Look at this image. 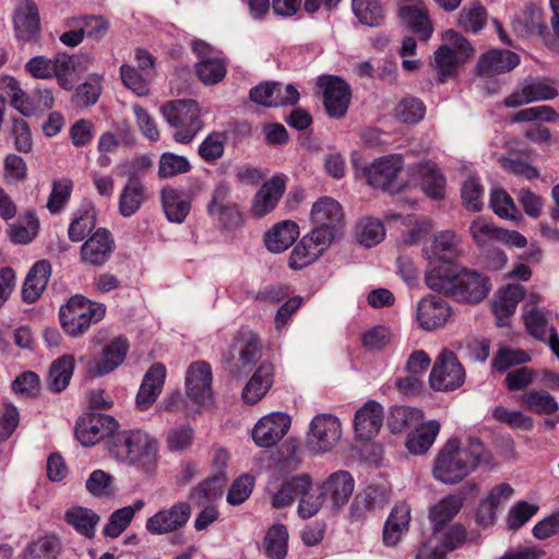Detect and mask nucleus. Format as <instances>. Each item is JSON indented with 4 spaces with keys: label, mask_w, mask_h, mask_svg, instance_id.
<instances>
[{
    "label": "nucleus",
    "mask_w": 559,
    "mask_h": 559,
    "mask_svg": "<svg viewBox=\"0 0 559 559\" xmlns=\"http://www.w3.org/2000/svg\"><path fill=\"white\" fill-rule=\"evenodd\" d=\"M427 286L451 296L459 302L478 304L490 292L489 277L483 273L452 264L432 267L426 274Z\"/></svg>",
    "instance_id": "f257e3e1"
},
{
    "label": "nucleus",
    "mask_w": 559,
    "mask_h": 559,
    "mask_svg": "<svg viewBox=\"0 0 559 559\" xmlns=\"http://www.w3.org/2000/svg\"><path fill=\"white\" fill-rule=\"evenodd\" d=\"M483 463H489V454L478 439L471 438L463 448L459 440L451 439L436 457L432 473L443 484H456Z\"/></svg>",
    "instance_id": "f03ea898"
},
{
    "label": "nucleus",
    "mask_w": 559,
    "mask_h": 559,
    "mask_svg": "<svg viewBox=\"0 0 559 559\" xmlns=\"http://www.w3.org/2000/svg\"><path fill=\"white\" fill-rule=\"evenodd\" d=\"M108 448L118 461L131 465L154 459L158 443L147 432L134 429L116 432L108 441Z\"/></svg>",
    "instance_id": "7ed1b4c3"
},
{
    "label": "nucleus",
    "mask_w": 559,
    "mask_h": 559,
    "mask_svg": "<svg viewBox=\"0 0 559 559\" xmlns=\"http://www.w3.org/2000/svg\"><path fill=\"white\" fill-rule=\"evenodd\" d=\"M162 114L166 121L176 129L174 140L180 144L190 143L202 130L203 110L193 99H175L162 107Z\"/></svg>",
    "instance_id": "20e7f679"
},
{
    "label": "nucleus",
    "mask_w": 559,
    "mask_h": 559,
    "mask_svg": "<svg viewBox=\"0 0 559 559\" xmlns=\"http://www.w3.org/2000/svg\"><path fill=\"white\" fill-rule=\"evenodd\" d=\"M106 312L104 304L94 302L83 296H74L59 310L63 330L70 336H79L88 330L91 324L99 322Z\"/></svg>",
    "instance_id": "39448f33"
},
{
    "label": "nucleus",
    "mask_w": 559,
    "mask_h": 559,
    "mask_svg": "<svg viewBox=\"0 0 559 559\" xmlns=\"http://www.w3.org/2000/svg\"><path fill=\"white\" fill-rule=\"evenodd\" d=\"M430 530V534L420 540L415 559H444L467 538V531L461 523Z\"/></svg>",
    "instance_id": "423d86ee"
},
{
    "label": "nucleus",
    "mask_w": 559,
    "mask_h": 559,
    "mask_svg": "<svg viewBox=\"0 0 559 559\" xmlns=\"http://www.w3.org/2000/svg\"><path fill=\"white\" fill-rule=\"evenodd\" d=\"M444 40L448 45H442L435 52L433 68L438 73V79L443 83L447 79L452 76L457 66L469 58L474 49L471 44L453 29H448L443 34Z\"/></svg>",
    "instance_id": "0eeeda50"
},
{
    "label": "nucleus",
    "mask_w": 559,
    "mask_h": 559,
    "mask_svg": "<svg viewBox=\"0 0 559 559\" xmlns=\"http://www.w3.org/2000/svg\"><path fill=\"white\" fill-rule=\"evenodd\" d=\"M342 437V424L332 414H318L310 424L306 436L307 449L316 455L332 451Z\"/></svg>",
    "instance_id": "6e6552de"
},
{
    "label": "nucleus",
    "mask_w": 559,
    "mask_h": 559,
    "mask_svg": "<svg viewBox=\"0 0 559 559\" xmlns=\"http://www.w3.org/2000/svg\"><path fill=\"white\" fill-rule=\"evenodd\" d=\"M465 381V370L456 355L443 349L436 359L429 376L430 386L436 391H453Z\"/></svg>",
    "instance_id": "1a4fd4ad"
},
{
    "label": "nucleus",
    "mask_w": 559,
    "mask_h": 559,
    "mask_svg": "<svg viewBox=\"0 0 559 559\" xmlns=\"http://www.w3.org/2000/svg\"><path fill=\"white\" fill-rule=\"evenodd\" d=\"M119 423L110 415L85 414L75 425V437L84 447H92L98 441L116 435Z\"/></svg>",
    "instance_id": "9d476101"
},
{
    "label": "nucleus",
    "mask_w": 559,
    "mask_h": 559,
    "mask_svg": "<svg viewBox=\"0 0 559 559\" xmlns=\"http://www.w3.org/2000/svg\"><path fill=\"white\" fill-rule=\"evenodd\" d=\"M318 86L323 91V105L329 117L343 118L349 107L352 91L349 84L340 76L321 75Z\"/></svg>",
    "instance_id": "9b49d317"
},
{
    "label": "nucleus",
    "mask_w": 559,
    "mask_h": 559,
    "mask_svg": "<svg viewBox=\"0 0 559 559\" xmlns=\"http://www.w3.org/2000/svg\"><path fill=\"white\" fill-rule=\"evenodd\" d=\"M403 163L400 155H388L376 159L362 169L368 185L395 193L400 191L396 177L402 170Z\"/></svg>",
    "instance_id": "f8f14e48"
},
{
    "label": "nucleus",
    "mask_w": 559,
    "mask_h": 559,
    "mask_svg": "<svg viewBox=\"0 0 559 559\" xmlns=\"http://www.w3.org/2000/svg\"><path fill=\"white\" fill-rule=\"evenodd\" d=\"M186 394L198 406L213 403L212 370L207 362H192L186 373Z\"/></svg>",
    "instance_id": "ddd939ff"
},
{
    "label": "nucleus",
    "mask_w": 559,
    "mask_h": 559,
    "mask_svg": "<svg viewBox=\"0 0 559 559\" xmlns=\"http://www.w3.org/2000/svg\"><path fill=\"white\" fill-rule=\"evenodd\" d=\"M190 516V504L185 501H179L150 516L145 522V528L152 535L175 533L188 523Z\"/></svg>",
    "instance_id": "4468645a"
},
{
    "label": "nucleus",
    "mask_w": 559,
    "mask_h": 559,
    "mask_svg": "<svg viewBox=\"0 0 559 559\" xmlns=\"http://www.w3.org/2000/svg\"><path fill=\"white\" fill-rule=\"evenodd\" d=\"M311 486V477L307 474L284 478L273 477L267 481L266 491L271 495L272 507L282 509L290 506L295 498H299V495Z\"/></svg>",
    "instance_id": "2eb2a0df"
},
{
    "label": "nucleus",
    "mask_w": 559,
    "mask_h": 559,
    "mask_svg": "<svg viewBox=\"0 0 559 559\" xmlns=\"http://www.w3.org/2000/svg\"><path fill=\"white\" fill-rule=\"evenodd\" d=\"M290 417L282 412L263 416L252 429V439L260 448H270L280 442L290 428Z\"/></svg>",
    "instance_id": "dca6fc26"
},
{
    "label": "nucleus",
    "mask_w": 559,
    "mask_h": 559,
    "mask_svg": "<svg viewBox=\"0 0 559 559\" xmlns=\"http://www.w3.org/2000/svg\"><path fill=\"white\" fill-rule=\"evenodd\" d=\"M390 498L386 485H369L355 496L349 508V520L358 522L366 519L369 513L383 509Z\"/></svg>",
    "instance_id": "f3484780"
},
{
    "label": "nucleus",
    "mask_w": 559,
    "mask_h": 559,
    "mask_svg": "<svg viewBox=\"0 0 559 559\" xmlns=\"http://www.w3.org/2000/svg\"><path fill=\"white\" fill-rule=\"evenodd\" d=\"M115 250V240L105 229H97L81 247L80 257L84 264L92 266L104 265Z\"/></svg>",
    "instance_id": "a211bd4d"
},
{
    "label": "nucleus",
    "mask_w": 559,
    "mask_h": 559,
    "mask_svg": "<svg viewBox=\"0 0 559 559\" xmlns=\"http://www.w3.org/2000/svg\"><path fill=\"white\" fill-rule=\"evenodd\" d=\"M452 316L449 304L440 296L424 297L417 305V320L426 331L443 326Z\"/></svg>",
    "instance_id": "6ab92c4d"
},
{
    "label": "nucleus",
    "mask_w": 559,
    "mask_h": 559,
    "mask_svg": "<svg viewBox=\"0 0 559 559\" xmlns=\"http://www.w3.org/2000/svg\"><path fill=\"white\" fill-rule=\"evenodd\" d=\"M231 350L238 354V362L230 364V372L240 374L242 368L251 367L261 358L262 344L259 336L249 330L240 331L231 346Z\"/></svg>",
    "instance_id": "aec40b11"
},
{
    "label": "nucleus",
    "mask_w": 559,
    "mask_h": 559,
    "mask_svg": "<svg viewBox=\"0 0 559 559\" xmlns=\"http://www.w3.org/2000/svg\"><path fill=\"white\" fill-rule=\"evenodd\" d=\"M355 481L347 471L332 473L322 484L325 500H330L334 510H340L353 495Z\"/></svg>",
    "instance_id": "412c9836"
},
{
    "label": "nucleus",
    "mask_w": 559,
    "mask_h": 559,
    "mask_svg": "<svg viewBox=\"0 0 559 559\" xmlns=\"http://www.w3.org/2000/svg\"><path fill=\"white\" fill-rule=\"evenodd\" d=\"M166 378V368L160 362H155L144 374L136 395V405L141 411L148 409L162 392Z\"/></svg>",
    "instance_id": "4be33fe9"
},
{
    "label": "nucleus",
    "mask_w": 559,
    "mask_h": 559,
    "mask_svg": "<svg viewBox=\"0 0 559 559\" xmlns=\"http://www.w3.org/2000/svg\"><path fill=\"white\" fill-rule=\"evenodd\" d=\"M383 424V408L376 401H368L355 414L354 427L361 440L374 437Z\"/></svg>",
    "instance_id": "5701e85b"
},
{
    "label": "nucleus",
    "mask_w": 559,
    "mask_h": 559,
    "mask_svg": "<svg viewBox=\"0 0 559 559\" xmlns=\"http://www.w3.org/2000/svg\"><path fill=\"white\" fill-rule=\"evenodd\" d=\"M520 57L510 50L493 49L480 56L477 72L481 76L491 78L513 70Z\"/></svg>",
    "instance_id": "b1692460"
},
{
    "label": "nucleus",
    "mask_w": 559,
    "mask_h": 559,
    "mask_svg": "<svg viewBox=\"0 0 559 559\" xmlns=\"http://www.w3.org/2000/svg\"><path fill=\"white\" fill-rule=\"evenodd\" d=\"M128 342L123 337H116L107 344L98 359H94L90 366V371L95 376L102 377L120 366L128 352Z\"/></svg>",
    "instance_id": "393cba45"
},
{
    "label": "nucleus",
    "mask_w": 559,
    "mask_h": 559,
    "mask_svg": "<svg viewBox=\"0 0 559 559\" xmlns=\"http://www.w3.org/2000/svg\"><path fill=\"white\" fill-rule=\"evenodd\" d=\"M14 29L17 39L31 40L40 31L38 9L33 0H24L14 14Z\"/></svg>",
    "instance_id": "a878e982"
},
{
    "label": "nucleus",
    "mask_w": 559,
    "mask_h": 559,
    "mask_svg": "<svg viewBox=\"0 0 559 559\" xmlns=\"http://www.w3.org/2000/svg\"><path fill=\"white\" fill-rule=\"evenodd\" d=\"M284 191L285 180L280 176H274L269 181L263 183L253 199V215L257 217H263L273 211L282 198Z\"/></svg>",
    "instance_id": "bb28decb"
},
{
    "label": "nucleus",
    "mask_w": 559,
    "mask_h": 559,
    "mask_svg": "<svg viewBox=\"0 0 559 559\" xmlns=\"http://www.w3.org/2000/svg\"><path fill=\"white\" fill-rule=\"evenodd\" d=\"M413 175L419 181L423 191L435 200L444 195L445 179L432 162H420L413 167Z\"/></svg>",
    "instance_id": "cd10ccee"
},
{
    "label": "nucleus",
    "mask_w": 559,
    "mask_h": 559,
    "mask_svg": "<svg viewBox=\"0 0 559 559\" xmlns=\"http://www.w3.org/2000/svg\"><path fill=\"white\" fill-rule=\"evenodd\" d=\"M512 28L521 37L537 34L546 43L550 37L547 26L542 21V10L535 5H530L516 14L512 20Z\"/></svg>",
    "instance_id": "c85d7f7f"
},
{
    "label": "nucleus",
    "mask_w": 559,
    "mask_h": 559,
    "mask_svg": "<svg viewBox=\"0 0 559 559\" xmlns=\"http://www.w3.org/2000/svg\"><path fill=\"white\" fill-rule=\"evenodd\" d=\"M464 504V497L447 495L428 509L430 528L449 525L460 513Z\"/></svg>",
    "instance_id": "c756f323"
},
{
    "label": "nucleus",
    "mask_w": 559,
    "mask_h": 559,
    "mask_svg": "<svg viewBox=\"0 0 559 559\" xmlns=\"http://www.w3.org/2000/svg\"><path fill=\"white\" fill-rule=\"evenodd\" d=\"M411 522V507L406 503L395 504L383 526V543L395 546L408 531Z\"/></svg>",
    "instance_id": "7c9ffc66"
},
{
    "label": "nucleus",
    "mask_w": 559,
    "mask_h": 559,
    "mask_svg": "<svg viewBox=\"0 0 559 559\" xmlns=\"http://www.w3.org/2000/svg\"><path fill=\"white\" fill-rule=\"evenodd\" d=\"M524 294L525 289L521 284H508L499 290L498 299L492 304V311L499 326L507 324L504 320L514 313Z\"/></svg>",
    "instance_id": "2f4dec72"
},
{
    "label": "nucleus",
    "mask_w": 559,
    "mask_h": 559,
    "mask_svg": "<svg viewBox=\"0 0 559 559\" xmlns=\"http://www.w3.org/2000/svg\"><path fill=\"white\" fill-rule=\"evenodd\" d=\"M51 274L50 263L46 260L36 262L29 270L22 289L23 300L34 302L37 300L48 284Z\"/></svg>",
    "instance_id": "473e14b6"
},
{
    "label": "nucleus",
    "mask_w": 559,
    "mask_h": 559,
    "mask_svg": "<svg viewBox=\"0 0 559 559\" xmlns=\"http://www.w3.org/2000/svg\"><path fill=\"white\" fill-rule=\"evenodd\" d=\"M311 222L319 226L344 229V215L340 203L331 198L319 199L311 209Z\"/></svg>",
    "instance_id": "72a5a7b5"
},
{
    "label": "nucleus",
    "mask_w": 559,
    "mask_h": 559,
    "mask_svg": "<svg viewBox=\"0 0 559 559\" xmlns=\"http://www.w3.org/2000/svg\"><path fill=\"white\" fill-rule=\"evenodd\" d=\"M400 16L420 39L427 40L432 34V25L425 5L401 4Z\"/></svg>",
    "instance_id": "f704fd0d"
},
{
    "label": "nucleus",
    "mask_w": 559,
    "mask_h": 559,
    "mask_svg": "<svg viewBox=\"0 0 559 559\" xmlns=\"http://www.w3.org/2000/svg\"><path fill=\"white\" fill-rule=\"evenodd\" d=\"M298 236V225L292 221H284L266 233L264 241L271 252L280 253L287 250Z\"/></svg>",
    "instance_id": "c9c22d12"
},
{
    "label": "nucleus",
    "mask_w": 559,
    "mask_h": 559,
    "mask_svg": "<svg viewBox=\"0 0 559 559\" xmlns=\"http://www.w3.org/2000/svg\"><path fill=\"white\" fill-rule=\"evenodd\" d=\"M440 431V424L437 420H428L421 424L411 433L406 441L408 451L413 454H424L433 444Z\"/></svg>",
    "instance_id": "e433bc0d"
},
{
    "label": "nucleus",
    "mask_w": 559,
    "mask_h": 559,
    "mask_svg": "<svg viewBox=\"0 0 559 559\" xmlns=\"http://www.w3.org/2000/svg\"><path fill=\"white\" fill-rule=\"evenodd\" d=\"M273 381L271 365H261L242 391L245 402L254 404L264 396Z\"/></svg>",
    "instance_id": "4c0bfd02"
},
{
    "label": "nucleus",
    "mask_w": 559,
    "mask_h": 559,
    "mask_svg": "<svg viewBox=\"0 0 559 559\" xmlns=\"http://www.w3.org/2000/svg\"><path fill=\"white\" fill-rule=\"evenodd\" d=\"M145 200V188L135 177H130L121 191L119 210L122 216L133 215Z\"/></svg>",
    "instance_id": "58836bf2"
},
{
    "label": "nucleus",
    "mask_w": 559,
    "mask_h": 559,
    "mask_svg": "<svg viewBox=\"0 0 559 559\" xmlns=\"http://www.w3.org/2000/svg\"><path fill=\"white\" fill-rule=\"evenodd\" d=\"M74 371V357L72 355H63L56 359L48 373V388L51 392L59 393L64 390Z\"/></svg>",
    "instance_id": "ea45409f"
},
{
    "label": "nucleus",
    "mask_w": 559,
    "mask_h": 559,
    "mask_svg": "<svg viewBox=\"0 0 559 559\" xmlns=\"http://www.w3.org/2000/svg\"><path fill=\"white\" fill-rule=\"evenodd\" d=\"M162 203L167 218L174 223H182L191 207L190 202L174 188L162 190Z\"/></svg>",
    "instance_id": "a19ab883"
},
{
    "label": "nucleus",
    "mask_w": 559,
    "mask_h": 559,
    "mask_svg": "<svg viewBox=\"0 0 559 559\" xmlns=\"http://www.w3.org/2000/svg\"><path fill=\"white\" fill-rule=\"evenodd\" d=\"M385 236V229L381 221L372 217L360 218L355 227L357 242L366 248L380 243Z\"/></svg>",
    "instance_id": "79ce46f5"
},
{
    "label": "nucleus",
    "mask_w": 559,
    "mask_h": 559,
    "mask_svg": "<svg viewBox=\"0 0 559 559\" xmlns=\"http://www.w3.org/2000/svg\"><path fill=\"white\" fill-rule=\"evenodd\" d=\"M489 207L497 216L504 219L519 222L523 217L512 197L502 188L491 189Z\"/></svg>",
    "instance_id": "37998d69"
},
{
    "label": "nucleus",
    "mask_w": 559,
    "mask_h": 559,
    "mask_svg": "<svg viewBox=\"0 0 559 559\" xmlns=\"http://www.w3.org/2000/svg\"><path fill=\"white\" fill-rule=\"evenodd\" d=\"M64 519L80 534L88 538L94 537L95 527L99 522V516L94 511L81 507L68 510Z\"/></svg>",
    "instance_id": "c03bdc74"
},
{
    "label": "nucleus",
    "mask_w": 559,
    "mask_h": 559,
    "mask_svg": "<svg viewBox=\"0 0 559 559\" xmlns=\"http://www.w3.org/2000/svg\"><path fill=\"white\" fill-rule=\"evenodd\" d=\"M460 237L452 230H443L435 236L432 254L438 260L451 261L460 254Z\"/></svg>",
    "instance_id": "a18cd8bd"
},
{
    "label": "nucleus",
    "mask_w": 559,
    "mask_h": 559,
    "mask_svg": "<svg viewBox=\"0 0 559 559\" xmlns=\"http://www.w3.org/2000/svg\"><path fill=\"white\" fill-rule=\"evenodd\" d=\"M288 532L283 524L271 526L264 537V548L270 559H284L287 554Z\"/></svg>",
    "instance_id": "49530a36"
},
{
    "label": "nucleus",
    "mask_w": 559,
    "mask_h": 559,
    "mask_svg": "<svg viewBox=\"0 0 559 559\" xmlns=\"http://www.w3.org/2000/svg\"><path fill=\"white\" fill-rule=\"evenodd\" d=\"M426 115V105L414 96H407L400 100L394 109V117L400 122L407 124L418 123Z\"/></svg>",
    "instance_id": "de8ad7c7"
},
{
    "label": "nucleus",
    "mask_w": 559,
    "mask_h": 559,
    "mask_svg": "<svg viewBox=\"0 0 559 559\" xmlns=\"http://www.w3.org/2000/svg\"><path fill=\"white\" fill-rule=\"evenodd\" d=\"M67 26H81L84 37L100 40L109 29V23L100 15L76 16L67 20Z\"/></svg>",
    "instance_id": "09e8293b"
},
{
    "label": "nucleus",
    "mask_w": 559,
    "mask_h": 559,
    "mask_svg": "<svg viewBox=\"0 0 559 559\" xmlns=\"http://www.w3.org/2000/svg\"><path fill=\"white\" fill-rule=\"evenodd\" d=\"M521 401L530 411L538 414L550 415L559 408L555 397L544 390L530 391L522 396Z\"/></svg>",
    "instance_id": "8fccbe9b"
},
{
    "label": "nucleus",
    "mask_w": 559,
    "mask_h": 559,
    "mask_svg": "<svg viewBox=\"0 0 559 559\" xmlns=\"http://www.w3.org/2000/svg\"><path fill=\"white\" fill-rule=\"evenodd\" d=\"M531 361V355L520 348L501 347L495 354L491 367L502 373L509 368Z\"/></svg>",
    "instance_id": "3c124183"
},
{
    "label": "nucleus",
    "mask_w": 559,
    "mask_h": 559,
    "mask_svg": "<svg viewBox=\"0 0 559 559\" xmlns=\"http://www.w3.org/2000/svg\"><path fill=\"white\" fill-rule=\"evenodd\" d=\"M342 235L343 228L313 225L312 229L305 238L306 241H309L312 247H316V250L322 255L336 239L342 237Z\"/></svg>",
    "instance_id": "603ef678"
},
{
    "label": "nucleus",
    "mask_w": 559,
    "mask_h": 559,
    "mask_svg": "<svg viewBox=\"0 0 559 559\" xmlns=\"http://www.w3.org/2000/svg\"><path fill=\"white\" fill-rule=\"evenodd\" d=\"M191 164L187 157L170 152L163 153L158 162V176L162 179L173 178L189 173Z\"/></svg>",
    "instance_id": "864d4df0"
},
{
    "label": "nucleus",
    "mask_w": 559,
    "mask_h": 559,
    "mask_svg": "<svg viewBox=\"0 0 559 559\" xmlns=\"http://www.w3.org/2000/svg\"><path fill=\"white\" fill-rule=\"evenodd\" d=\"M353 11L365 25L379 26L383 19V10L378 0H353Z\"/></svg>",
    "instance_id": "5fc2aeb1"
},
{
    "label": "nucleus",
    "mask_w": 559,
    "mask_h": 559,
    "mask_svg": "<svg viewBox=\"0 0 559 559\" xmlns=\"http://www.w3.org/2000/svg\"><path fill=\"white\" fill-rule=\"evenodd\" d=\"M73 189L72 180L62 178L52 182V189L46 207L51 214H59L70 200Z\"/></svg>",
    "instance_id": "6e6d98bb"
},
{
    "label": "nucleus",
    "mask_w": 559,
    "mask_h": 559,
    "mask_svg": "<svg viewBox=\"0 0 559 559\" xmlns=\"http://www.w3.org/2000/svg\"><path fill=\"white\" fill-rule=\"evenodd\" d=\"M199 79L206 85L217 84L226 75V66L222 59L201 60L195 66Z\"/></svg>",
    "instance_id": "4d7b16f0"
},
{
    "label": "nucleus",
    "mask_w": 559,
    "mask_h": 559,
    "mask_svg": "<svg viewBox=\"0 0 559 559\" xmlns=\"http://www.w3.org/2000/svg\"><path fill=\"white\" fill-rule=\"evenodd\" d=\"M492 417L497 421L506 424L512 429L530 431L534 426L532 417L518 411H509L502 405L493 408Z\"/></svg>",
    "instance_id": "13d9d810"
},
{
    "label": "nucleus",
    "mask_w": 559,
    "mask_h": 559,
    "mask_svg": "<svg viewBox=\"0 0 559 559\" xmlns=\"http://www.w3.org/2000/svg\"><path fill=\"white\" fill-rule=\"evenodd\" d=\"M524 320L528 333L539 341L546 342L551 333L556 332L555 328L548 323L546 316L538 309L528 311Z\"/></svg>",
    "instance_id": "bf43d9fd"
},
{
    "label": "nucleus",
    "mask_w": 559,
    "mask_h": 559,
    "mask_svg": "<svg viewBox=\"0 0 559 559\" xmlns=\"http://www.w3.org/2000/svg\"><path fill=\"white\" fill-rule=\"evenodd\" d=\"M498 163L506 171L523 177L527 180H533L539 177L538 169L521 157L511 156L509 154L502 155L499 157Z\"/></svg>",
    "instance_id": "052dcab7"
},
{
    "label": "nucleus",
    "mask_w": 559,
    "mask_h": 559,
    "mask_svg": "<svg viewBox=\"0 0 559 559\" xmlns=\"http://www.w3.org/2000/svg\"><path fill=\"white\" fill-rule=\"evenodd\" d=\"M469 231L478 247H485L499 240L500 228L480 217L471 223Z\"/></svg>",
    "instance_id": "680f3d73"
},
{
    "label": "nucleus",
    "mask_w": 559,
    "mask_h": 559,
    "mask_svg": "<svg viewBox=\"0 0 559 559\" xmlns=\"http://www.w3.org/2000/svg\"><path fill=\"white\" fill-rule=\"evenodd\" d=\"M483 186L476 177L467 178L461 190L464 206L472 212H479L483 209Z\"/></svg>",
    "instance_id": "e2e57ef3"
},
{
    "label": "nucleus",
    "mask_w": 559,
    "mask_h": 559,
    "mask_svg": "<svg viewBox=\"0 0 559 559\" xmlns=\"http://www.w3.org/2000/svg\"><path fill=\"white\" fill-rule=\"evenodd\" d=\"M95 225L96 217L93 211L80 212V214L71 222L68 229V236L71 241L79 242L94 229Z\"/></svg>",
    "instance_id": "0e129e2a"
},
{
    "label": "nucleus",
    "mask_w": 559,
    "mask_h": 559,
    "mask_svg": "<svg viewBox=\"0 0 559 559\" xmlns=\"http://www.w3.org/2000/svg\"><path fill=\"white\" fill-rule=\"evenodd\" d=\"M321 257L316 247L306 241L304 237L300 242L293 249L289 257V266L294 270H300Z\"/></svg>",
    "instance_id": "69168bd1"
},
{
    "label": "nucleus",
    "mask_w": 559,
    "mask_h": 559,
    "mask_svg": "<svg viewBox=\"0 0 559 559\" xmlns=\"http://www.w3.org/2000/svg\"><path fill=\"white\" fill-rule=\"evenodd\" d=\"M226 135L219 132L209 134L199 146V154L205 162L221 158L225 150Z\"/></svg>",
    "instance_id": "338daca9"
},
{
    "label": "nucleus",
    "mask_w": 559,
    "mask_h": 559,
    "mask_svg": "<svg viewBox=\"0 0 559 559\" xmlns=\"http://www.w3.org/2000/svg\"><path fill=\"white\" fill-rule=\"evenodd\" d=\"M193 438V429L189 425H180L168 431L166 445L171 452H181L192 444Z\"/></svg>",
    "instance_id": "774afa93"
}]
</instances>
